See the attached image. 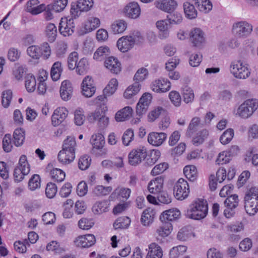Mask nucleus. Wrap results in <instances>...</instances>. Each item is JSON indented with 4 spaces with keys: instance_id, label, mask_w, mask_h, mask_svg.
Returning a JSON list of instances; mask_svg holds the SVG:
<instances>
[{
    "instance_id": "e2e57ef3",
    "label": "nucleus",
    "mask_w": 258,
    "mask_h": 258,
    "mask_svg": "<svg viewBox=\"0 0 258 258\" xmlns=\"http://www.w3.org/2000/svg\"><path fill=\"white\" fill-rule=\"evenodd\" d=\"M78 54L77 52L74 51L72 52L68 57V67L70 70L75 69L78 62Z\"/></svg>"
},
{
    "instance_id": "1a4fd4ad",
    "label": "nucleus",
    "mask_w": 258,
    "mask_h": 258,
    "mask_svg": "<svg viewBox=\"0 0 258 258\" xmlns=\"http://www.w3.org/2000/svg\"><path fill=\"white\" fill-rule=\"evenodd\" d=\"M140 41L135 37L125 36L119 38L117 42L116 45L120 51L125 52L131 49L136 42Z\"/></svg>"
},
{
    "instance_id": "37998d69",
    "label": "nucleus",
    "mask_w": 258,
    "mask_h": 258,
    "mask_svg": "<svg viewBox=\"0 0 258 258\" xmlns=\"http://www.w3.org/2000/svg\"><path fill=\"white\" fill-rule=\"evenodd\" d=\"M209 133L206 130H203L197 134V135L192 139V143L198 146L202 144L205 139L208 136Z\"/></svg>"
},
{
    "instance_id": "6ab92c4d",
    "label": "nucleus",
    "mask_w": 258,
    "mask_h": 258,
    "mask_svg": "<svg viewBox=\"0 0 258 258\" xmlns=\"http://www.w3.org/2000/svg\"><path fill=\"white\" fill-rule=\"evenodd\" d=\"M252 30V25L246 21L236 22L232 27V32H251Z\"/></svg>"
},
{
    "instance_id": "13d9d810",
    "label": "nucleus",
    "mask_w": 258,
    "mask_h": 258,
    "mask_svg": "<svg viewBox=\"0 0 258 258\" xmlns=\"http://www.w3.org/2000/svg\"><path fill=\"white\" fill-rule=\"evenodd\" d=\"M13 93L11 90L4 91L2 93V104L5 108L9 106L12 98Z\"/></svg>"
},
{
    "instance_id": "6e6d98bb",
    "label": "nucleus",
    "mask_w": 258,
    "mask_h": 258,
    "mask_svg": "<svg viewBox=\"0 0 258 258\" xmlns=\"http://www.w3.org/2000/svg\"><path fill=\"white\" fill-rule=\"evenodd\" d=\"M161 155L160 152L158 150L151 151L150 157L147 159L146 164L148 166L153 165L159 159Z\"/></svg>"
},
{
    "instance_id": "69168bd1",
    "label": "nucleus",
    "mask_w": 258,
    "mask_h": 258,
    "mask_svg": "<svg viewBox=\"0 0 258 258\" xmlns=\"http://www.w3.org/2000/svg\"><path fill=\"white\" fill-rule=\"evenodd\" d=\"M57 192V187L56 185L52 182L48 183L45 189V194L47 198L49 199L53 198Z\"/></svg>"
},
{
    "instance_id": "ea45409f",
    "label": "nucleus",
    "mask_w": 258,
    "mask_h": 258,
    "mask_svg": "<svg viewBox=\"0 0 258 258\" xmlns=\"http://www.w3.org/2000/svg\"><path fill=\"white\" fill-rule=\"evenodd\" d=\"M200 121V118L198 117H195L191 119L186 131V135L187 136L190 137L194 133L198 130Z\"/></svg>"
},
{
    "instance_id": "680f3d73",
    "label": "nucleus",
    "mask_w": 258,
    "mask_h": 258,
    "mask_svg": "<svg viewBox=\"0 0 258 258\" xmlns=\"http://www.w3.org/2000/svg\"><path fill=\"white\" fill-rule=\"evenodd\" d=\"M27 52L33 59H39L42 56V53L40 52V49L36 45L29 46L27 49Z\"/></svg>"
},
{
    "instance_id": "f8f14e48",
    "label": "nucleus",
    "mask_w": 258,
    "mask_h": 258,
    "mask_svg": "<svg viewBox=\"0 0 258 258\" xmlns=\"http://www.w3.org/2000/svg\"><path fill=\"white\" fill-rule=\"evenodd\" d=\"M151 99V95L149 93H144L140 99L137 105L136 112L137 115L141 116L145 114L148 108Z\"/></svg>"
},
{
    "instance_id": "473e14b6",
    "label": "nucleus",
    "mask_w": 258,
    "mask_h": 258,
    "mask_svg": "<svg viewBox=\"0 0 258 258\" xmlns=\"http://www.w3.org/2000/svg\"><path fill=\"white\" fill-rule=\"evenodd\" d=\"M76 147V142L75 138L73 137H68L63 141L62 149L75 153Z\"/></svg>"
},
{
    "instance_id": "9d476101",
    "label": "nucleus",
    "mask_w": 258,
    "mask_h": 258,
    "mask_svg": "<svg viewBox=\"0 0 258 258\" xmlns=\"http://www.w3.org/2000/svg\"><path fill=\"white\" fill-rule=\"evenodd\" d=\"M151 88L154 92L159 93H165L170 89L171 83L167 79L160 78L152 83Z\"/></svg>"
},
{
    "instance_id": "a18cd8bd",
    "label": "nucleus",
    "mask_w": 258,
    "mask_h": 258,
    "mask_svg": "<svg viewBox=\"0 0 258 258\" xmlns=\"http://www.w3.org/2000/svg\"><path fill=\"white\" fill-rule=\"evenodd\" d=\"M187 249V247L184 245H178L173 247L171 249L169 252L170 258H177L180 255H182Z\"/></svg>"
},
{
    "instance_id": "5701e85b",
    "label": "nucleus",
    "mask_w": 258,
    "mask_h": 258,
    "mask_svg": "<svg viewBox=\"0 0 258 258\" xmlns=\"http://www.w3.org/2000/svg\"><path fill=\"white\" fill-rule=\"evenodd\" d=\"M75 158V153L64 150H61L57 155L58 161L62 164H70L74 161Z\"/></svg>"
},
{
    "instance_id": "4be33fe9",
    "label": "nucleus",
    "mask_w": 258,
    "mask_h": 258,
    "mask_svg": "<svg viewBox=\"0 0 258 258\" xmlns=\"http://www.w3.org/2000/svg\"><path fill=\"white\" fill-rule=\"evenodd\" d=\"M38 0H30L27 2V11L33 15H37L42 12L45 9L44 4L38 5Z\"/></svg>"
},
{
    "instance_id": "412c9836",
    "label": "nucleus",
    "mask_w": 258,
    "mask_h": 258,
    "mask_svg": "<svg viewBox=\"0 0 258 258\" xmlns=\"http://www.w3.org/2000/svg\"><path fill=\"white\" fill-rule=\"evenodd\" d=\"M164 179L160 176L150 181L148 185L149 191L153 194L160 192L163 188Z\"/></svg>"
},
{
    "instance_id": "0e129e2a",
    "label": "nucleus",
    "mask_w": 258,
    "mask_h": 258,
    "mask_svg": "<svg viewBox=\"0 0 258 258\" xmlns=\"http://www.w3.org/2000/svg\"><path fill=\"white\" fill-rule=\"evenodd\" d=\"M194 91L191 88L185 87L183 89V101L186 103L191 102L194 100Z\"/></svg>"
},
{
    "instance_id": "f704fd0d",
    "label": "nucleus",
    "mask_w": 258,
    "mask_h": 258,
    "mask_svg": "<svg viewBox=\"0 0 258 258\" xmlns=\"http://www.w3.org/2000/svg\"><path fill=\"white\" fill-rule=\"evenodd\" d=\"M93 212L95 214H101L108 211V203L106 201L96 202L93 206Z\"/></svg>"
},
{
    "instance_id": "8fccbe9b",
    "label": "nucleus",
    "mask_w": 258,
    "mask_h": 258,
    "mask_svg": "<svg viewBox=\"0 0 258 258\" xmlns=\"http://www.w3.org/2000/svg\"><path fill=\"white\" fill-rule=\"evenodd\" d=\"M113 32H123L126 29L127 24L123 20L116 21L111 26Z\"/></svg>"
},
{
    "instance_id": "49530a36",
    "label": "nucleus",
    "mask_w": 258,
    "mask_h": 258,
    "mask_svg": "<svg viewBox=\"0 0 258 258\" xmlns=\"http://www.w3.org/2000/svg\"><path fill=\"white\" fill-rule=\"evenodd\" d=\"M40 177L38 174H34L29 179L28 187L30 190L33 191L40 187Z\"/></svg>"
},
{
    "instance_id": "f3484780",
    "label": "nucleus",
    "mask_w": 258,
    "mask_h": 258,
    "mask_svg": "<svg viewBox=\"0 0 258 258\" xmlns=\"http://www.w3.org/2000/svg\"><path fill=\"white\" fill-rule=\"evenodd\" d=\"M73 88L71 83L69 80H64L62 82L60 88V95L64 101L70 100L72 97Z\"/></svg>"
},
{
    "instance_id": "dca6fc26",
    "label": "nucleus",
    "mask_w": 258,
    "mask_h": 258,
    "mask_svg": "<svg viewBox=\"0 0 258 258\" xmlns=\"http://www.w3.org/2000/svg\"><path fill=\"white\" fill-rule=\"evenodd\" d=\"M167 138V135L164 133L152 132L148 136V141L154 146H161Z\"/></svg>"
},
{
    "instance_id": "7ed1b4c3",
    "label": "nucleus",
    "mask_w": 258,
    "mask_h": 258,
    "mask_svg": "<svg viewBox=\"0 0 258 258\" xmlns=\"http://www.w3.org/2000/svg\"><path fill=\"white\" fill-rule=\"evenodd\" d=\"M258 108V101L255 99H247L237 109L235 114L242 118L250 117Z\"/></svg>"
},
{
    "instance_id": "79ce46f5",
    "label": "nucleus",
    "mask_w": 258,
    "mask_h": 258,
    "mask_svg": "<svg viewBox=\"0 0 258 258\" xmlns=\"http://www.w3.org/2000/svg\"><path fill=\"white\" fill-rule=\"evenodd\" d=\"M68 4V0H54L53 2L49 5V8L55 12H59L63 10Z\"/></svg>"
},
{
    "instance_id": "c85d7f7f",
    "label": "nucleus",
    "mask_w": 258,
    "mask_h": 258,
    "mask_svg": "<svg viewBox=\"0 0 258 258\" xmlns=\"http://www.w3.org/2000/svg\"><path fill=\"white\" fill-rule=\"evenodd\" d=\"M200 11L207 13L211 11L213 6L209 0H192Z\"/></svg>"
},
{
    "instance_id": "9b49d317",
    "label": "nucleus",
    "mask_w": 258,
    "mask_h": 258,
    "mask_svg": "<svg viewBox=\"0 0 258 258\" xmlns=\"http://www.w3.org/2000/svg\"><path fill=\"white\" fill-rule=\"evenodd\" d=\"M124 13L127 18L137 19L141 14V8L138 3L131 2L125 7Z\"/></svg>"
},
{
    "instance_id": "864d4df0",
    "label": "nucleus",
    "mask_w": 258,
    "mask_h": 258,
    "mask_svg": "<svg viewBox=\"0 0 258 258\" xmlns=\"http://www.w3.org/2000/svg\"><path fill=\"white\" fill-rule=\"evenodd\" d=\"M88 62L86 58H82L78 62L76 69L77 73L79 75L85 73L88 69Z\"/></svg>"
},
{
    "instance_id": "603ef678",
    "label": "nucleus",
    "mask_w": 258,
    "mask_h": 258,
    "mask_svg": "<svg viewBox=\"0 0 258 258\" xmlns=\"http://www.w3.org/2000/svg\"><path fill=\"white\" fill-rule=\"evenodd\" d=\"M149 72L147 69L145 68H141L139 69L136 73L134 79L135 82H138L144 81L146 79L148 76Z\"/></svg>"
},
{
    "instance_id": "2f4dec72",
    "label": "nucleus",
    "mask_w": 258,
    "mask_h": 258,
    "mask_svg": "<svg viewBox=\"0 0 258 258\" xmlns=\"http://www.w3.org/2000/svg\"><path fill=\"white\" fill-rule=\"evenodd\" d=\"M62 71L61 63L59 61L54 62L51 69L50 75L52 79L56 81L59 79Z\"/></svg>"
},
{
    "instance_id": "5fc2aeb1",
    "label": "nucleus",
    "mask_w": 258,
    "mask_h": 258,
    "mask_svg": "<svg viewBox=\"0 0 258 258\" xmlns=\"http://www.w3.org/2000/svg\"><path fill=\"white\" fill-rule=\"evenodd\" d=\"M130 223L129 218L121 217L118 218L113 224L115 229H123L127 228Z\"/></svg>"
},
{
    "instance_id": "f257e3e1",
    "label": "nucleus",
    "mask_w": 258,
    "mask_h": 258,
    "mask_svg": "<svg viewBox=\"0 0 258 258\" xmlns=\"http://www.w3.org/2000/svg\"><path fill=\"white\" fill-rule=\"evenodd\" d=\"M208 212L207 202L205 200L198 199L189 206L185 215L188 218L200 220L204 219L208 214Z\"/></svg>"
},
{
    "instance_id": "6e6552de",
    "label": "nucleus",
    "mask_w": 258,
    "mask_h": 258,
    "mask_svg": "<svg viewBox=\"0 0 258 258\" xmlns=\"http://www.w3.org/2000/svg\"><path fill=\"white\" fill-rule=\"evenodd\" d=\"M93 5V0H78L76 6H72L70 12L73 18L78 17L81 12L89 11Z\"/></svg>"
},
{
    "instance_id": "052dcab7",
    "label": "nucleus",
    "mask_w": 258,
    "mask_h": 258,
    "mask_svg": "<svg viewBox=\"0 0 258 258\" xmlns=\"http://www.w3.org/2000/svg\"><path fill=\"white\" fill-rule=\"evenodd\" d=\"M239 203L238 196L233 195L228 197L224 201V205L226 207L236 208Z\"/></svg>"
},
{
    "instance_id": "e433bc0d",
    "label": "nucleus",
    "mask_w": 258,
    "mask_h": 258,
    "mask_svg": "<svg viewBox=\"0 0 258 258\" xmlns=\"http://www.w3.org/2000/svg\"><path fill=\"white\" fill-rule=\"evenodd\" d=\"M183 173L186 177L190 181H194L197 178V170L194 165L185 166L183 169Z\"/></svg>"
},
{
    "instance_id": "a19ab883",
    "label": "nucleus",
    "mask_w": 258,
    "mask_h": 258,
    "mask_svg": "<svg viewBox=\"0 0 258 258\" xmlns=\"http://www.w3.org/2000/svg\"><path fill=\"white\" fill-rule=\"evenodd\" d=\"M118 86V82L116 79H112L104 89V93L105 95L110 96L112 95L116 91Z\"/></svg>"
},
{
    "instance_id": "774afa93",
    "label": "nucleus",
    "mask_w": 258,
    "mask_h": 258,
    "mask_svg": "<svg viewBox=\"0 0 258 258\" xmlns=\"http://www.w3.org/2000/svg\"><path fill=\"white\" fill-rule=\"evenodd\" d=\"M91 159L87 155L82 156L79 160L78 166L82 170L87 169L90 165Z\"/></svg>"
},
{
    "instance_id": "c756f323",
    "label": "nucleus",
    "mask_w": 258,
    "mask_h": 258,
    "mask_svg": "<svg viewBox=\"0 0 258 258\" xmlns=\"http://www.w3.org/2000/svg\"><path fill=\"white\" fill-rule=\"evenodd\" d=\"M25 140V133L21 128L16 129L13 134V140L14 144L17 146L19 147L22 146Z\"/></svg>"
},
{
    "instance_id": "a211bd4d",
    "label": "nucleus",
    "mask_w": 258,
    "mask_h": 258,
    "mask_svg": "<svg viewBox=\"0 0 258 258\" xmlns=\"http://www.w3.org/2000/svg\"><path fill=\"white\" fill-rule=\"evenodd\" d=\"M105 67L109 70L110 72L117 74L121 71V64L117 59L113 56L108 57L104 61Z\"/></svg>"
},
{
    "instance_id": "09e8293b",
    "label": "nucleus",
    "mask_w": 258,
    "mask_h": 258,
    "mask_svg": "<svg viewBox=\"0 0 258 258\" xmlns=\"http://www.w3.org/2000/svg\"><path fill=\"white\" fill-rule=\"evenodd\" d=\"M109 49L107 46H101L95 52L93 58L97 60H101L104 56L109 53Z\"/></svg>"
},
{
    "instance_id": "4468645a",
    "label": "nucleus",
    "mask_w": 258,
    "mask_h": 258,
    "mask_svg": "<svg viewBox=\"0 0 258 258\" xmlns=\"http://www.w3.org/2000/svg\"><path fill=\"white\" fill-rule=\"evenodd\" d=\"M155 4L158 9L167 13L173 11L177 6L175 0H158L156 1Z\"/></svg>"
},
{
    "instance_id": "aec40b11",
    "label": "nucleus",
    "mask_w": 258,
    "mask_h": 258,
    "mask_svg": "<svg viewBox=\"0 0 258 258\" xmlns=\"http://www.w3.org/2000/svg\"><path fill=\"white\" fill-rule=\"evenodd\" d=\"M180 215V212L177 209H172L167 210L161 214L160 219L161 222H170V221L175 220Z\"/></svg>"
},
{
    "instance_id": "393cba45",
    "label": "nucleus",
    "mask_w": 258,
    "mask_h": 258,
    "mask_svg": "<svg viewBox=\"0 0 258 258\" xmlns=\"http://www.w3.org/2000/svg\"><path fill=\"white\" fill-rule=\"evenodd\" d=\"M162 249L158 244L152 243L149 245L148 252L146 258H162Z\"/></svg>"
},
{
    "instance_id": "423d86ee",
    "label": "nucleus",
    "mask_w": 258,
    "mask_h": 258,
    "mask_svg": "<svg viewBox=\"0 0 258 258\" xmlns=\"http://www.w3.org/2000/svg\"><path fill=\"white\" fill-rule=\"evenodd\" d=\"M175 197L178 200L186 199L189 193V187L187 181L181 178L178 179L174 187Z\"/></svg>"
},
{
    "instance_id": "3c124183",
    "label": "nucleus",
    "mask_w": 258,
    "mask_h": 258,
    "mask_svg": "<svg viewBox=\"0 0 258 258\" xmlns=\"http://www.w3.org/2000/svg\"><path fill=\"white\" fill-rule=\"evenodd\" d=\"M234 136V131L232 128L226 130L221 135L220 141L223 145L229 143L232 139Z\"/></svg>"
},
{
    "instance_id": "cd10ccee",
    "label": "nucleus",
    "mask_w": 258,
    "mask_h": 258,
    "mask_svg": "<svg viewBox=\"0 0 258 258\" xmlns=\"http://www.w3.org/2000/svg\"><path fill=\"white\" fill-rule=\"evenodd\" d=\"M133 109L130 106H126L117 111L115 118L117 121H123L128 119L132 115Z\"/></svg>"
},
{
    "instance_id": "20e7f679",
    "label": "nucleus",
    "mask_w": 258,
    "mask_h": 258,
    "mask_svg": "<svg viewBox=\"0 0 258 258\" xmlns=\"http://www.w3.org/2000/svg\"><path fill=\"white\" fill-rule=\"evenodd\" d=\"M30 171V165L27 162L26 156L22 155L19 159V165L14 170L15 180L18 182L22 181L24 176L28 175Z\"/></svg>"
},
{
    "instance_id": "b1692460",
    "label": "nucleus",
    "mask_w": 258,
    "mask_h": 258,
    "mask_svg": "<svg viewBox=\"0 0 258 258\" xmlns=\"http://www.w3.org/2000/svg\"><path fill=\"white\" fill-rule=\"evenodd\" d=\"M141 85L138 82H135L128 86L124 92L123 96L126 99H132L133 102L135 101V96L141 89Z\"/></svg>"
},
{
    "instance_id": "0eeeda50",
    "label": "nucleus",
    "mask_w": 258,
    "mask_h": 258,
    "mask_svg": "<svg viewBox=\"0 0 258 258\" xmlns=\"http://www.w3.org/2000/svg\"><path fill=\"white\" fill-rule=\"evenodd\" d=\"M147 156V150L144 147L133 150L128 154V163L132 166H136L144 160Z\"/></svg>"
},
{
    "instance_id": "c9c22d12",
    "label": "nucleus",
    "mask_w": 258,
    "mask_h": 258,
    "mask_svg": "<svg viewBox=\"0 0 258 258\" xmlns=\"http://www.w3.org/2000/svg\"><path fill=\"white\" fill-rule=\"evenodd\" d=\"M183 9L185 16L189 19H195L197 16V11L195 6L188 2L183 4Z\"/></svg>"
},
{
    "instance_id": "4c0bfd02",
    "label": "nucleus",
    "mask_w": 258,
    "mask_h": 258,
    "mask_svg": "<svg viewBox=\"0 0 258 258\" xmlns=\"http://www.w3.org/2000/svg\"><path fill=\"white\" fill-rule=\"evenodd\" d=\"M90 142L93 147L97 149H101L105 143L104 138L103 136L100 134L93 135L91 137Z\"/></svg>"
},
{
    "instance_id": "bb28decb",
    "label": "nucleus",
    "mask_w": 258,
    "mask_h": 258,
    "mask_svg": "<svg viewBox=\"0 0 258 258\" xmlns=\"http://www.w3.org/2000/svg\"><path fill=\"white\" fill-rule=\"evenodd\" d=\"M155 211L152 208L145 209L142 215L141 221L144 226H148L151 224L154 218Z\"/></svg>"
},
{
    "instance_id": "c03bdc74",
    "label": "nucleus",
    "mask_w": 258,
    "mask_h": 258,
    "mask_svg": "<svg viewBox=\"0 0 258 258\" xmlns=\"http://www.w3.org/2000/svg\"><path fill=\"white\" fill-rule=\"evenodd\" d=\"M36 81L34 76L28 74L25 77V87L29 92H32L35 90Z\"/></svg>"
},
{
    "instance_id": "7c9ffc66",
    "label": "nucleus",
    "mask_w": 258,
    "mask_h": 258,
    "mask_svg": "<svg viewBox=\"0 0 258 258\" xmlns=\"http://www.w3.org/2000/svg\"><path fill=\"white\" fill-rule=\"evenodd\" d=\"M190 41L195 47H201L206 41L204 33H191Z\"/></svg>"
},
{
    "instance_id": "a878e982",
    "label": "nucleus",
    "mask_w": 258,
    "mask_h": 258,
    "mask_svg": "<svg viewBox=\"0 0 258 258\" xmlns=\"http://www.w3.org/2000/svg\"><path fill=\"white\" fill-rule=\"evenodd\" d=\"M75 26L73 20L70 19L69 20L66 18H62L59 24L58 31L59 32H74Z\"/></svg>"
},
{
    "instance_id": "2eb2a0df",
    "label": "nucleus",
    "mask_w": 258,
    "mask_h": 258,
    "mask_svg": "<svg viewBox=\"0 0 258 258\" xmlns=\"http://www.w3.org/2000/svg\"><path fill=\"white\" fill-rule=\"evenodd\" d=\"M96 242L95 236L92 234H87L79 236L75 241L76 245L81 247H89Z\"/></svg>"
},
{
    "instance_id": "de8ad7c7",
    "label": "nucleus",
    "mask_w": 258,
    "mask_h": 258,
    "mask_svg": "<svg viewBox=\"0 0 258 258\" xmlns=\"http://www.w3.org/2000/svg\"><path fill=\"white\" fill-rule=\"evenodd\" d=\"M51 178L55 181L61 182L66 177V174L64 171L59 168H53L50 171Z\"/></svg>"
},
{
    "instance_id": "f03ea898",
    "label": "nucleus",
    "mask_w": 258,
    "mask_h": 258,
    "mask_svg": "<svg viewBox=\"0 0 258 258\" xmlns=\"http://www.w3.org/2000/svg\"><path fill=\"white\" fill-rule=\"evenodd\" d=\"M244 208L249 215H254L258 211V188L251 187L244 197Z\"/></svg>"
},
{
    "instance_id": "4d7b16f0",
    "label": "nucleus",
    "mask_w": 258,
    "mask_h": 258,
    "mask_svg": "<svg viewBox=\"0 0 258 258\" xmlns=\"http://www.w3.org/2000/svg\"><path fill=\"white\" fill-rule=\"evenodd\" d=\"M134 138V134L133 130L129 128L126 130L122 137V143L124 146H128L133 141Z\"/></svg>"
},
{
    "instance_id": "338daca9",
    "label": "nucleus",
    "mask_w": 258,
    "mask_h": 258,
    "mask_svg": "<svg viewBox=\"0 0 258 258\" xmlns=\"http://www.w3.org/2000/svg\"><path fill=\"white\" fill-rule=\"evenodd\" d=\"M168 168V164L164 162L156 165L151 170V174L155 176L163 173Z\"/></svg>"
},
{
    "instance_id": "bf43d9fd",
    "label": "nucleus",
    "mask_w": 258,
    "mask_h": 258,
    "mask_svg": "<svg viewBox=\"0 0 258 258\" xmlns=\"http://www.w3.org/2000/svg\"><path fill=\"white\" fill-rule=\"evenodd\" d=\"M30 245L27 239L23 240V241H16L14 244L15 249L21 253H24L26 251L27 247Z\"/></svg>"
},
{
    "instance_id": "ddd939ff",
    "label": "nucleus",
    "mask_w": 258,
    "mask_h": 258,
    "mask_svg": "<svg viewBox=\"0 0 258 258\" xmlns=\"http://www.w3.org/2000/svg\"><path fill=\"white\" fill-rule=\"evenodd\" d=\"M68 112V110L64 107L56 108L51 116L52 124L55 126L59 125L67 117Z\"/></svg>"
},
{
    "instance_id": "72a5a7b5",
    "label": "nucleus",
    "mask_w": 258,
    "mask_h": 258,
    "mask_svg": "<svg viewBox=\"0 0 258 258\" xmlns=\"http://www.w3.org/2000/svg\"><path fill=\"white\" fill-rule=\"evenodd\" d=\"M100 24V20L97 18H90L85 22L84 28L86 31L91 32L98 28Z\"/></svg>"
},
{
    "instance_id": "39448f33",
    "label": "nucleus",
    "mask_w": 258,
    "mask_h": 258,
    "mask_svg": "<svg viewBox=\"0 0 258 258\" xmlns=\"http://www.w3.org/2000/svg\"><path fill=\"white\" fill-rule=\"evenodd\" d=\"M230 71L234 77L240 79L247 78L250 74L247 65L240 60L232 62Z\"/></svg>"
},
{
    "instance_id": "58836bf2",
    "label": "nucleus",
    "mask_w": 258,
    "mask_h": 258,
    "mask_svg": "<svg viewBox=\"0 0 258 258\" xmlns=\"http://www.w3.org/2000/svg\"><path fill=\"white\" fill-rule=\"evenodd\" d=\"M162 222V224L157 230V232L159 235L162 237H166L171 233L172 229V226L170 222Z\"/></svg>"
}]
</instances>
